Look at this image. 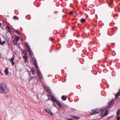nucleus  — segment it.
Here are the masks:
<instances>
[{
  "label": "nucleus",
  "instance_id": "1",
  "mask_svg": "<svg viewBox=\"0 0 120 120\" xmlns=\"http://www.w3.org/2000/svg\"><path fill=\"white\" fill-rule=\"evenodd\" d=\"M9 92V88L6 84L4 82L0 84V93L4 94H7Z\"/></svg>",
  "mask_w": 120,
  "mask_h": 120
},
{
  "label": "nucleus",
  "instance_id": "2",
  "mask_svg": "<svg viewBox=\"0 0 120 120\" xmlns=\"http://www.w3.org/2000/svg\"><path fill=\"white\" fill-rule=\"evenodd\" d=\"M102 109H99L97 108L95 109H93L91 110V111L92 112L90 113L91 114V115H92L96 114H97L99 113L101 111H102Z\"/></svg>",
  "mask_w": 120,
  "mask_h": 120
},
{
  "label": "nucleus",
  "instance_id": "3",
  "mask_svg": "<svg viewBox=\"0 0 120 120\" xmlns=\"http://www.w3.org/2000/svg\"><path fill=\"white\" fill-rule=\"evenodd\" d=\"M114 100V99H112L111 101L108 102V105L107 106V108H109L110 106L111 107L113 105Z\"/></svg>",
  "mask_w": 120,
  "mask_h": 120
},
{
  "label": "nucleus",
  "instance_id": "4",
  "mask_svg": "<svg viewBox=\"0 0 120 120\" xmlns=\"http://www.w3.org/2000/svg\"><path fill=\"white\" fill-rule=\"evenodd\" d=\"M36 71L37 74L39 77V78L40 79H43V77L41 73L40 72V71L38 70L37 69Z\"/></svg>",
  "mask_w": 120,
  "mask_h": 120
},
{
  "label": "nucleus",
  "instance_id": "5",
  "mask_svg": "<svg viewBox=\"0 0 120 120\" xmlns=\"http://www.w3.org/2000/svg\"><path fill=\"white\" fill-rule=\"evenodd\" d=\"M105 111V112L104 113V114H101V117H103L104 115L106 116L108 114V110L107 109H103V110L102 111H101V112L102 111L103 112V111Z\"/></svg>",
  "mask_w": 120,
  "mask_h": 120
},
{
  "label": "nucleus",
  "instance_id": "6",
  "mask_svg": "<svg viewBox=\"0 0 120 120\" xmlns=\"http://www.w3.org/2000/svg\"><path fill=\"white\" fill-rule=\"evenodd\" d=\"M45 89V90L47 91L49 93H51L52 92L51 89L49 87H48L47 86H45L44 87Z\"/></svg>",
  "mask_w": 120,
  "mask_h": 120
},
{
  "label": "nucleus",
  "instance_id": "7",
  "mask_svg": "<svg viewBox=\"0 0 120 120\" xmlns=\"http://www.w3.org/2000/svg\"><path fill=\"white\" fill-rule=\"evenodd\" d=\"M19 38H15L13 40V43L15 45L17 44V42L19 40Z\"/></svg>",
  "mask_w": 120,
  "mask_h": 120
},
{
  "label": "nucleus",
  "instance_id": "8",
  "mask_svg": "<svg viewBox=\"0 0 120 120\" xmlns=\"http://www.w3.org/2000/svg\"><path fill=\"white\" fill-rule=\"evenodd\" d=\"M52 100L51 101L53 103L54 105H56L57 103V102L58 101L56 99L55 100L54 99H51Z\"/></svg>",
  "mask_w": 120,
  "mask_h": 120
},
{
  "label": "nucleus",
  "instance_id": "9",
  "mask_svg": "<svg viewBox=\"0 0 120 120\" xmlns=\"http://www.w3.org/2000/svg\"><path fill=\"white\" fill-rule=\"evenodd\" d=\"M45 111L48 113L50 115H52L53 114L51 112L50 110L49 109H47L45 110Z\"/></svg>",
  "mask_w": 120,
  "mask_h": 120
},
{
  "label": "nucleus",
  "instance_id": "10",
  "mask_svg": "<svg viewBox=\"0 0 120 120\" xmlns=\"http://www.w3.org/2000/svg\"><path fill=\"white\" fill-rule=\"evenodd\" d=\"M5 41L4 40L3 41H2L1 40L0 38V44L1 45H3L5 43Z\"/></svg>",
  "mask_w": 120,
  "mask_h": 120
},
{
  "label": "nucleus",
  "instance_id": "11",
  "mask_svg": "<svg viewBox=\"0 0 120 120\" xmlns=\"http://www.w3.org/2000/svg\"><path fill=\"white\" fill-rule=\"evenodd\" d=\"M14 59V57H12L11 58L10 60V62H11L12 64L13 65H14L15 64L14 62L13 61Z\"/></svg>",
  "mask_w": 120,
  "mask_h": 120
},
{
  "label": "nucleus",
  "instance_id": "12",
  "mask_svg": "<svg viewBox=\"0 0 120 120\" xmlns=\"http://www.w3.org/2000/svg\"><path fill=\"white\" fill-rule=\"evenodd\" d=\"M4 72L5 74L6 75H7L8 74V69L7 68H6L5 69Z\"/></svg>",
  "mask_w": 120,
  "mask_h": 120
},
{
  "label": "nucleus",
  "instance_id": "13",
  "mask_svg": "<svg viewBox=\"0 0 120 120\" xmlns=\"http://www.w3.org/2000/svg\"><path fill=\"white\" fill-rule=\"evenodd\" d=\"M31 71H32V73L33 75H35L34 72L35 70L34 68V67L32 68V69H31Z\"/></svg>",
  "mask_w": 120,
  "mask_h": 120
},
{
  "label": "nucleus",
  "instance_id": "14",
  "mask_svg": "<svg viewBox=\"0 0 120 120\" xmlns=\"http://www.w3.org/2000/svg\"><path fill=\"white\" fill-rule=\"evenodd\" d=\"M116 115L118 116L120 115V109H118L116 113Z\"/></svg>",
  "mask_w": 120,
  "mask_h": 120
},
{
  "label": "nucleus",
  "instance_id": "15",
  "mask_svg": "<svg viewBox=\"0 0 120 120\" xmlns=\"http://www.w3.org/2000/svg\"><path fill=\"white\" fill-rule=\"evenodd\" d=\"M22 52L23 53V54L25 55L26 56H27V53L26 51L24 50V49H22Z\"/></svg>",
  "mask_w": 120,
  "mask_h": 120
},
{
  "label": "nucleus",
  "instance_id": "16",
  "mask_svg": "<svg viewBox=\"0 0 120 120\" xmlns=\"http://www.w3.org/2000/svg\"><path fill=\"white\" fill-rule=\"evenodd\" d=\"M34 66L36 68V69H38V66L37 65V63H34Z\"/></svg>",
  "mask_w": 120,
  "mask_h": 120
},
{
  "label": "nucleus",
  "instance_id": "17",
  "mask_svg": "<svg viewBox=\"0 0 120 120\" xmlns=\"http://www.w3.org/2000/svg\"><path fill=\"white\" fill-rule=\"evenodd\" d=\"M56 104L60 108L61 107V104H60V103L58 101Z\"/></svg>",
  "mask_w": 120,
  "mask_h": 120
},
{
  "label": "nucleus",
  "instance_id": "18",
  "mask_svg": "<svg viewBox=\"0 0 120 120\" xmlns=\"http://www.w3.org/2000/svg\"><path fill=\"white\" fill-rule=\"evenodd\" d=\"M119 94H120V93H119V92H118L116 94V95L115 96V99H117L118 98V97H119V95L120 96Z\"/></svg>",
  "mask_w": 120,
  "mask_h": 120
},
{
  "label": "nucleus",
  "instance_id": "19",
  "mask_svg": "<svg viewBox=\"0 0 120 120\" xmlns=\"http://www.w3.org/2000/svg\"><path fill=\"white\" fill-rule=\"evenodd\" d=\"M72 117L73 118L76 119H80V117L77 116H73Z\"/></svg>",
  "mask_w": 120,
  "mask_h": 120
},
{
  "label": "nucleus",
  "instance_id": "20",
  "mask_svg": "<svg viewBox=\"0 0 120 120\" xmlns=\"http://www.w3.org/2000/svg\"><path fill=\"white\" fill-rule=\"evenodd\" d=\"M48 96H49L50 97L49 98H50L51 100V101L52 100L51 99H54L53 98H54V96L53 95H51L50 94Z\"/></svg>",
  "mask_w": 120,
  "mask_h": 120
},
{
  "label": "nucleus",
  "instance_id": "21",
  "mask_svg": "<svg viewBox=\"0 0 120 120\" xmlns=\"http://www.w3.org/2000/svg\"><path fill=\"white\" fill-rule=\"evenodd\" d=\"M61 98L63 99L64 100H66L67 98L66 97H65L64 95H63L62 96Z\"/></svg>",
  "mask_w": 120,
  "mask_h": 120
},
{
  "label": "nucleus",
  "instance_id": "22",
  "mask_svg": "<svg viewBox=\"0 0 120 120\" xmlns=\"http://www.w3.org/2000/svg\"><path fill=\"white\" fill-rule=\"evenodd\" d=\"M7 29L8 30V32L10 33L11 32V30H10V27L8 26H7Z\"/></svg>",
  "mask_w": 120,
  "mask_h": 120
},
{
  "label": "nucleus",
  "instance_id": "23",
  "mask_svg": "<svg viewBox=\"0 0 120 120\" xmlns=\"http://www.w3.org/2000/svg\"><path fill=\"white\" fill-rule=\"evenodd\" d=\"M113 117V116H111L108 117H107V120H109V119H111Z\"/></svg>",
  "mask_w": 120,
  "mask_h": 120
},
{
  "label": "nucleus",
  "instance_id": "24",
  "mask_svg": "<svg viewBox=\"0 0 120 120\" xmlns=\"http://www.w3.org/2000/svg\"><path fill=\"white\" fill-rule=\"evenodd\" d=\"M32 60H34V63L37 62L36 59L34 57H32Z\"/></svg>",
  "mask_w": 120,
  "mask_h": 120
},
{
  "label": "nucleus",
  "instance_id": "25",
  "mask_svg": "<svg viewBox=\"0 0 120 120\" xmlns=\"http://www.w3.org/2000/svg\"><path fill=\"white\" fill-rule=\"evenodd\" d=\"M67 106L66 105H65L64 103H62L61 104V107H66Z\"/></svg>",
  "mask_w": 120,
  "mask_h": 120
},
{
  "label": "nucleus",
  "instance_id": "26",
  "mask_svg": "<svg viewBox=\"0 0 120 120\" xmlns=\"http://www.w3.org/2000/svg\"><path fill=\"white\" fill-rule=\"evenodd\" d=\"M27 49L28 51L29 52L31 51V49L30 48V46L28 47V48H27Z\"/></svg>",
  "mask_w": 120,
  "mask_h": 120
},
{
  "label": "nucleus",
  "instance_id": "27",
  "mask_svg": "<svg viewBox=\"0 0 120 120\" xmlns=\"http://www.w3.org/2000/svg\"><path fill=\"white\" fill-rule=\"evenodd\" d=\"M29 54L30 56H32L33 55V53L32 51L29 52Z\"/></svg>",
  "mask_w": 120,
  "mask_h": 120
},
{
  "label": "nucleus",
  "instance_id": "28",
  "mask_svg": "<svg viewBox=\"0 0 120 120\" xmlns=\"http://www.w3.org/2000/svg\"><path fill=\"white\" fill-rule=\"evenodd\" d=\"M15 32H16L18 35H20L21 34L20 33L19 31L16 30Z\"/></svg>",
  "mask_w": 120,
  "mask_h": 120
},
{
  "label": "nucleus",
  "instance_id": "29",
  "mask_svg": "<svg viewBox=\"0 0 120 120\" xmlns=\"http://www.w3.org/2000/svg\"><path fill=\"white\" fill-rule=\"evenodd\" d=\"M85 21V20L84 19H82L80 20V22H83Z\"/></svg>",
  "mask_w": 120,
  "mask_h": 120
},
{
  "label": "nucleus",
  "instance_id": "30",
  "mask_svg": "<svg viewBox=\"0 0 120 120\" xmlns=\"http://www.w3.org/2000/svg\"><path fill=\"white\" fill-rule=\"evenodd\" d=\"M13 18L14 19H16L17 20L19 19V18L18 17H16V16H14L13 17Z\"/></svg>",
  "mask_w": 120,
  "mask_h": 120
},
{
  "label": "nucleus",
  "instance_id": "31",
  "mask_svg": "<svg viewBox=\"0 0 120 120\" xmlns=\"http://www.w3.org/2000/svg\"><path fill=\"white\" fill-rule=\"evenodd\" d=\"M28 56H23V58H24L25 60L27 58Z\"/></svg>",
  "mask_w": 120,
  "mask_h": 120
},
{
  "label": "nucleus",
  "instance_id": "32",
  "mask_svg": "<svg viewBox=\"0 0 120 120\" xmlns=\"http://www.w3.org/2000/svg\"><path fill=\"white\" fill-rule=\"evenodd\" d=\"M117 120H120V117L118 116L116 117Z\"/></svg>",
  "mask_w": 120,
  "mask_h": 120
},
{
  "label": "nucleus",
  "instance_id": "33",
  "mask_svg": "<svg viewBox=\"0 0 120 120\" xmlns=\"http://www.w3.org/2000/svg\"><path fill=\"white\" fill-rule=\"evenodd\" d=\"M70 109L71 111H75V109L72 108H71Z\"/></svg>",
  "mask_w": 120,
  "mask_h": 120
},
{
  "label": "nucleus",
  "instance_id": "34",
  "mask_svg": "<svg viewBox=\"0 0 120 120\" xmlns=\"http://www.w3.org/2000/svg\"><path fill=\"white\" fill-rule=\"evenodd\" d=\"M25 45L26 46V47L27 48H28V47L29 46L28 44L25 43Z\"/></svg>",
  "mask_w": 120,
  "mask_h": 120
},
{
  "label": "nucleus",
  "instance_id": "35",
  "mask_svg": "<svg viewBox=\"0 0 120 120\" xmlns=\"http://www.w3.org/2000/svg\"><path fill=\"white\" fill-rule=\"evenodd\" d=\"M28 60H27V58L25 60H24V61L25 63H26L28 62Z\"/></svg>",
  "mask_w": 120,
  "mask_h": 120
},
{
  "label": "nucleus",
  "instance_id": "36",
  "mask_svg": "<svg viewBox=\"0 0 120 120\" xmlns=\"http://www.w3.org/2000/svg\"><path fill=\"white\" fill-rule=\"evenodd\" d=\"M73 14V12L71 11H70V13H69V14L70 15H72Z\"/></svg>",
  "mask_w": 120,
  "mask_h": 120
},
{
  "label": "nucleus",
  "instance_id": "37",
  "mask_svg": "<svg viewBox=\"0 0 120 120\" xmlns=\"http://www.w3.org/2000/svg\"><path fill=\"white\" fill-rule=\"evenodd\" d=\"M66 120H71V119L69 118H66Z\"/></svg>",
  "mask_w": 120,
  "mask_h": 120
},
{
  "label": "nucleus",
  "instance_id": "38",
  "mask_svg": "<svg viewBox=\"0 0 120 120\" xmlns=\"http://www.w3.org/2000/svg\"><path fill=\"white\" fill-rule=\"evenodd\" d=\"M0 73H1V74L2 75H4L3 74H2V72H1V70H0Z\"/></svg>",
  "mask_w": 120,
  "mask_h": 120
},
{
  "label": "nucleus",
  "instance_id": "39",
  "mask_svg": "<svg viewBox=\"0 0 120 120\" xmlns=\"http://www.w3.org/2000/svg\"><path fill=\"white\" fill-rule=\"evenodd\" d=\"M50 38V40L51 41H52L53 40V39L52 38Z\"/></svg>",
  "mask_w": 120,
  "mask_h": 120
},
{
  "label": "nucleus",
  "instance_id": "40",
  "mask_svg": "<svg viewBox=\"0 0 120 120\" xmlns=\"http://www.w3.org/2000/svg\"><path fill=\"white\" fill-rule=\"evenodd\" d=\"M31 79H33V78H34V77H33V76H31Z\"/></svg>",
  "mask_w": 120,
  "mask_h": 120
},
{
  "label": "nucleus",
  "instance_id": "41",
  "mask_svg": "<svg viewBox=\"0 0 120 120\" xmlns=\"http://www.w3.org/2000/svg\"><path fill=\"white\" fill-rule=\"evenodd\" d=\"M2 23H0V26H1L2 25Z\"/></svg>",
  "mask_w": 120,
  "mask_h": 120
},
{
  "label": "nucleus",
  "instance_id": "42",
  "mask_svg": "<svg viewBox=\"0 0 120 120\" xmlns=\"http://www.w3.org/2000/svg\"><path fill=\"white\" fill-rule=\"evenodd\" d=\"M15 38H19L18 36H16Z\"/></svg>",
  "mask_w": 120,
  "mask_h": 120
},
{
  "label": "nucleus",
  "instance_id": "43",
  "mask_svg": "<svg viewBox=\"0 0 120 120\" xmlns=\"http://www.w3.org/2000/svg\"><path fill=\"white\" fill-rule=\"evenodd\" d=\"M34 78H36V76H34Z\"/></svg>",
  "mask_w": 120,
  "mask_h": 120
},
{
  "label": "nucleus",
  "instance_id": "44",
  "mask_svg": "<svg viewBox=\"0 0 120 120\" xmlns=\"http://www.w3.org/2000/svg\"><path fill=\"white\" fill-rule=\"evenodd\" d=\"M20 29H21V30H22V29L21 28H20Z\"/></svg>",
  "mask_w": 120,
  "mask_h": 120
},
{
  "label": "nucleus",
  "instance_id": "45",
  "mask_svg": "<svg viewBox=\"0 0 120 120\" xmlns=\"http://www.w3.org/2000/svg\"><path fill=\"white\" fill-rule=\"evenodd\" d=\"M71 120H73V119H71Z\"/></svg>",
  "mask_w": 120,
  "mask_h": 120
},
{
  "label": "nucleus",
  "instance_id": "46",
  "mask_svg": "<svg viewBox=\"0 0 120 120\" xmlns=\"http://www.w3.org/2000/svg\"><path fill=\"white\" fill-rule=\"evenodd\" d=\"M52 51V49L50 50V52H51Z\"/></svg>",
  "mask_w": 120,
  "mask_h": 120
},
{
  "label": "nucleus",
  "instance_id": "47",
  "mask_svg": "<svg viewBox=\"0 0 120 120\" xmlns=\"http://www.w3.org/2000/svg\"><path fill=\"white\" fill-rule=\"evenodd\" d=\"M6 96V97H8V96L7 95Z\"/></svg>",
  "mask_w": 120,
  "mask_h": 120
},
{
  "label": "nucleus",
  "instance_id": "48",
  "mask_svg": "<svg viewBox=\"0 0 120 120\" xmlns=\"http://www.w3.org/2000/svg\"><path fill=\"white\" fill-rule=\"evenodd\" d=\"M57 41H58V39H57Z\"/></svg>",
  "mask_w": 120,
  "mask_h": 120
}]
</instances>
